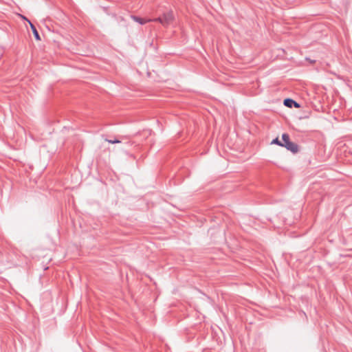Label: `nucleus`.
<instances>
[{"label": "nucleus", "instance_id": "f257e3e1", "mask_svg": "<svg viewBox=\"0 0 352 352\" xmlns=\"http://www.w3.org/2000/svg\"><path fill=\"white\" fill-rule=\"evenodd\" d=\"M174 19L173 13L172 11L164 13L162 16H159L155 19H148V21L159 22L164 26L170 25Z\"/></svg>", "mask_w": 352, "mask_h": 352}, {"label": "nucleus", "instance_id": "f03ea898", "mask_svg": "<svg viewBox=\"0 0 352 352\" xmlns=\"http://www.w3.org/2000/svg\"><path fill=\"white\" fill-rule=\"evenodd\" d=\"M282 139L283 140L282 146L285 147L288 151H292L293 153H296L298 151V145L290 141L288 134L283 133L282 135Z\"/></svg>", "mask_w": 352, "mask_h": 352}, {"label": "nucleus", "instance_id": "7ed1b4c3", "mask_svg": "<svg viewBox=\"0 0 352 352\" xmlns=\"http://www.w3.org/2000/svg\"><path fill=\"white\" fill-rule=\"evenodd\" d=\"M283 104L285 106H286L287 107H290V108L292 107L293 106L296 108L300 107L299 104L291 98L285 99Z\"/></svg>", "mask_w": 352, "mask_h": 352}, {"label": "nucleus", "instance_id": "20e7f679", "mask_svg": "<svg viewBox=\"0 0 352 352\" xmlns=\"http://www.w3.org/2000/svg\"><path fill=\"white\" fill-rule=\"evenodd\" d=\"M23 19H24L25 20H26V21L29 23V24H30V28H31V29H32V32H33V34H34V36L35 38H36L37 41H40V40H41V37H40L39 34H38V31H37V30H36V27L34 26V24H33L30 21H29L27 18L23 17Z\"/></svg>", "mask_w": 352, "mask_h": 352}, {"label": "nucleus", "instance_id": "39448f33", "mask_svg": "<svg viewBox=\"0 0 352 352\" xmlns=\"http://www.w3.org/2000/svg\"><path fill=\"white\" fill-rule=\"evenodd\" d=\"M132 18H133V19L135 21H136V22H138V23H139L140 24H142V25H143V24H144V23H146L147 22H149L148 19H144L142 18H140V17L136 16H133Z\"/></svg>", "mask_w": 352, "mask_h": 352}, {"label": "nucleus", "instance_id": "423d86ee", "mask_svg": "<svg viewBox=\"0 0 352 352\" xmlns=\"http://www.w3.org/2000/svg\"><path fill=\"white\" fill-rule=\"evenodd\" d=\"M272 144H278L279 146H283V143L279 140L278 138L274 139L272 142Z\"/></svg>", "mask_w": 352, "mask_h": 352}, {"label": "nucleus", "instance_id": "0eeeda50", "mask_svg": "<svg viewBox=\"0 0 352 352\" xmlns=\"http://www.w3.org/2000/svg\"><path fill=\"white\" fill-rule=\"evenodd\" d=\"M105 140L107 141L109 143H111V144H116V143H120V141L117 140V139H115V140H108V139H106Z\"/></svg>", "mask_w": 352, "mask_h": 352}]
</instances>
